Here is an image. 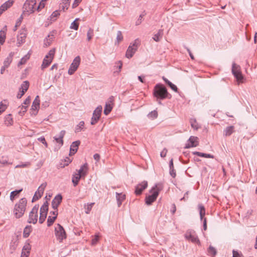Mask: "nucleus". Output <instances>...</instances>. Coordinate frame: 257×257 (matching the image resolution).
I'll list each match as a JSON object with an SVG mask.
<instances>
[{"label":"nucleus","instance_id":"obj_10","mask_svg":"<svg viewBox=\"0 0 257 257\" xmlns=\"http://www.w3.org/2000/svg\"><path fill=\"white\" fill-rule=\"evenodd\" d=\"M102 107L101 105L97 106L93 112L92 117L91 120V124H95L100 118Z\"/></svg>","mask_w":257,"mask_h":257},{"label":"nucleus","instance_id":"obj_5","mask_svg":"<svg viewBox=\"0 0 257 257\" xmlns=\"http://www.w3.org/2000/svg\"><path fill=\"white\" fill-rule=\"evenodd\" d=\"M159 191L156 189V186L152 188L150 191L151 195H148L146 197V203L147 205H150L152 204V203L156 200L159 195Z\"/></svg>","mask_w":257,"mask_h":257},{"label":"nucleus","instance_id":"obj_23","mask_svg":"<svg viewBox=\"0 0 257 257\" xmlns=\"http://www.w3.org/2000/svg\"><path fill=\"white\" fill-rule=\"evenodd\" d=\"M13 55L14 54L12 52L10 53L4 62V66L7 68L10 66L13 60Z\"/></svg>","mask_w":257,"mask_h":257},{"label":"nucleus","instance_id":"obj_62","mask_svg":"<svg viewBox=\"0 0 257 257\" xmlns=\"http://www.w3.org/2000/svg\"><path fill=\"white\" fill-rule=\"evenodd\" d=\"M167 153V150L166 149H164L161 152L160 156L162 158H164L166 157Z\"/></svg>","mask_w":257,"mask_h":257},{"label":"nucleus","instance_id":"obj_54","mask_svg":"<svg viewBox=\"0 0 257 257\" xmlns=\"http://www.w3.org/2000/svg\"><path fill=\"white\" fill-rule=\"evenodd\" d=\"M145 16V14H141L140 15L139 19L136 22V25L138 26L141 24L143 21V19Z\"/></svg>","mask_w":257,"mask_h":257},{"label":"nucleus","instance_id":"obj_44","mask_svg":"<svg viewBox=\"0 0 257 257\" xmlns=\"http://www.w3.org/2000/svg\"><path fill=\"white\" fill-rule=\"evenodd\" d=\"M40 107V102L37 101H34L32 105V109L34 110H38Z\"/></svg>","mask_w":257,"mask_h":257},{"label":"nucleus","instance_id":"obj_17","mask_svg":"<svg viewBox=\"0 0 257 257\" xmlns=\"http://www.w3.org/2000/svg\"><path fill=\"white\" fill-rule=\"evenodd\" d=\"M66 134V132L64 130L61 131L59 133V136H55L54 137V139L57 143L60 145V147L63 145V138Z\"/></svg>","mask_w":257,"mask_h":257},{"label":"nucleus","instance_id":"obj_50","mask_svg":"<svg viewBox=\"0 0 257 257\" xmlns=\"http://www.w3.org/2000/svg\"><path fill=\"white\" fill-rule=\"evenodd\" d=\"M42 196V195L41 194H39V193H38V192L36 191V192H35V193L33 197L32 201L33 202H34L37 201V200H38Z\"/></svg>","mask_w":257,"mask_h":257},{"label":"nucleus","instance_id":"obj_38","mask_svg":"<svg viewBox=\"0 0 257 257\" xmlns=\"http://www.w3.org/2000/svg\"><path fill=\"white\" fill-rule=\"evenodd\" d=\"M208 252L209 255L213 256L216 254V250L214 247L210 245L208 249Z\"/></svg>","mask_w":257,"mask_h":257},{"label":"nucleus","instance_id":"obj_45","mask_svg":"<svg viewBox=\"0 0 257 257\" xmlns=\"http://www.w3.org/2000/svg\"><path fill=\"white\" fill-rule=\"evenodd\" d=\"M93 36V30L90 28L87 33V39L89 41Z\"/></svg>","mask_w":257,"mask_h":257},{"label":"nucleus","instance_id":"obj_16","mask_svg":"<svg viewBox=\"0 0 257 257\" xmlns=\"http://www.w3.org/2000/svg\"><path fill=\"white\" fill-rule=\"evenodd\" d=\"M80 144V142L79 141L74 142L71 144L70 148L69 155H73L76 153Z\"/></svg>","mask_w":257,"mask_h":257},{"label":"nucleus","instance_id":"obj_2","mask_svg":"<svg viewBox=\"0 0 257 257\" xmlns=\"http://www.w3.org/2000/svg\"><path fill=\"white\" fill-rule=\"evenodd\" d=\"M153 93L156 97L161 99L166 98L168 94L166 87L160 84H158L155 86Z\"/></svg>","mask_w":257,"mask_h":257},{"label":"nucleus","instance_id":"obj_3","mask_svg":"<svg viewBox=\"0 0 257 257\" xmlns=\"http://www.w3.org/2000/svg\"><path fill=\"white\" fill-rule=\"evenodd\" d=\"M139 45L140 41L138 39H136L133 43H131L126 50V57L128 59L132 58L137 51Z\"/></svg>","mask_w":257,"mask_h":257},{"label":"nucleus","instance_id":"obj_59","mask_svg":"<svg viewBox=\"0 0 257 257\" xmlns=\"http://www.w3.org/2000/svg\"><path fill=\"white\" fill-rule=\"evenodd\" d=\"M40 142H41L42 143H43V144L45 145V146H46V147H47L48 146V145H47V143L45 140V139L44 137H40L39 138H38V139Z\"/></svg>","mask_w":257,"mask_h":257},{"label":"nucleus","instance_id":"obj_15","mask_svg":"<svg viewBox=\"0 0 257 257\" xmlns=\"http://www.w3.org/2000/svg\"><path fill=\"white\" fill-rule=\"evenodd\" d=\"M62 199V196L60 194H58L53 199L52 201V207L54 210H57L58 206L61 203Z\"/></svg>","mask_w":257,"mask_h":257},{"label":"nucleus","instance_id":"obj_63","mask_svg":"<svg viewBox=\"0 0 257 257\" xmlns=\"http://www.w3.org/2000/svg\"><path fill=\"white\" fill-rule=\"evenodd\" d=\"M81 2V1L80 0H74V2L72 4V8H75L77 7Z\"/></svg>","mask_w":257,"mask_h":257},{"label":"nucleus","instance_id":"obj_19","mask_svg":"<svg viewBox=\"0 0 257 257\" xmlns=\"http://www.w3.org/2000/svg\"><path fill=\"white\" fill-rule=\"evenodd\" d=\"M54 38V35L52 34V33H51L50 34H49L47 37L44 40V47H47L49 46L53 41Z\"/></svg>","mask_w":257,"mask_h":257},{"label":"nucleus","instance_id":"obj_20","mask_svg":"<svg viewBox=\"0 0 257 257\" xmlns=\"http://www.w3.org/2000/svg\"><path fill=\"white\" fill-rule=\"evenodd\" d=\"M88 169V164L87 163H85L81 166L79 170H77V173L82 175V176L85 177L87 174Z\"/></svg>","mask_w":257,"mask_h":257},{"label":"nucleus","instance_id":"obj_31","mask_svg":"<svg viewBox=\"0 0 257 257\" xmlns=\"http://www.w3.org/2000/svg\"><path fill=\"white\" fill-rule=\"evenodd\" d=\"M48 210V203L47 201H46L44 203L43 205L41 207L40 213H47Z\"/></svg>","mask_w":257,"mask_h":257},{"label":"nucleus","instance_id":"obj_58","mask_svg":"<svg viewBox=\"0 0 257 257\" xmlns=\"http://www.w3.org/2000/svg\"><path fill=\"white\" fill-rule=\"evenodd\" d=\"M20 107L21 110H22V112L21 111H20L19 114L22 115L26 111L27 106L22 105V106H21Z\"/></svg>","mask_w":257,"mask_h":257},{"label":"nucleus","instance_id":"obj_43","mask_svg":"<svg viewBox=\"0 0 257 257\" xmlns=\"http://www.w3.org/2000/svg\"><path fill=\"white\" fill-rule=\"evenodd\" d=\"M30 58V56L28 55L24 56L19 62L18 65L24 64Z\"/></svg>","mask_w":257,"mask_h":257},{"label":"nucleus","instance_id":"obj_64","mask_svg":"<svg viewBox=\"0 0 257 257\" xmlns=\"http://www.w3.org/2000/svg\"><path fill=\"white\" fill-rule=\"evenodd\" d=\"M45 4L43 2H41L40 3L39 6L37 8V10L39 11L41 9L44 8Z\"/></svg>","mask_w":257,"mask_h":257},{"label":"nucleus","instance_id":"obj_40","mask_svg":"<svg viewBox=\"0 0 257 257\" xmlns=\"http://www.w3.org/2000/svg\"><path fill=\"white\" fill-rule=\"evenodd\" d=\"M157 116H158V113H157V111L156 110L152 111L148 114V117L149 118H151L152 119H154L157 118Z\"/></svg>","mask_w":257,"mask_h":257},{"label":"nucleus","instance_id":"obj_4","mask_svg":"<svg viewBox=\"0 0 257 257\" xmlns=\"http://www.w3.org/2000/svg\"><path fill=\"white\" fill-rule=\"evenodd\" d=\"M55 52V49H52L50 50L47 55H46L41 66L42 69L46 68L51 64L54 58Z\"/></svg>","mask_w":257,"mask_h":257},{"label":"nucleus","instance_id":"obj_55","mask_svg":"<svg viewBox=\"0 0 257 257\" xmlns=\"http://www.w3.org/2000/svg\"><path fill=\"white\" fill-rule=\"evenodd\" d=\"M94 204V203H91L90 204H87V207L86 208V211H85L86 213H87V214L89 213Z\"/></svg>","mask_w":257,"mask_h":257},{"label":"nucleus","instance_id":"obj_42","mask_svg":"<svg viewBox=\"0 0 257 257\" xmlns=\"http://www.w3.org/2000/svg\"><path fill=\"white\" fill-rule=\"evenodd\" d=\"M56 219V216H53L51 217L49 216L47 219V225L48 226H51L54 222L55 221V219Z\"/></svg>","mask_w":257,"mask_h":257},{"label":"nucleus","instance_id":"obj_25","mask_svg":"<svg viewBox=\"0 0 257 257\" xmlns=\"http://www.w3.org/2000/svg\"><path fill=\"white\" fill-rule=\"evenodd\" d=\"M32 231V226L31 225L27 226L24 229L23 236L25 238L28 237Z\"/></svg>","mask_w":257,"mask_h":257},{"label":"nucleus","instance_id":"obj_6","mask_svg":"<svg viewBox=\"0 0 257 257\" xmlns=\"http://www.w3.org/2000/svg\"><path fill=\"white\" fill-rule=\"evenodd\" d=\"M55 234L57 239L60 242H62L66 237V232L64 228L59 224H57V226L55 228Z\"/></svg>","mask_w":257,"mask_h":257},{"label":"nucleus","instance_id":"obj_29","mask_svg":"<svg viewBox=\"0 0 257 257\" xmlns=\"http://www.w3.org/2000/svg\"><path fill=\"white\" fill-rule=\"evenodd\" d=\"M84 122L83 121H80L79 123L75 127V132L77 133L81 132L84 128Z\"/></svg>","mask_w":257,"mask_h":257},{"label":"nucleus","instance_id":"obj_26","mask_svg":"<svg viewBox=\"0 0 257 257\" xmlns=\"http://www.w3.org/2000/svg\"><path fill=\"white\" fill-rule=\"evenodd\" d=\"M163 79L164 80V81L171 87V88L174 90V91L175 92H177V86L174 85V84H173L171 82H170V81H169L166 78H165V77H163Z\"/></svg>","mask_w":257,"mask_h":257},{"label":"nucleus","instance_id":"obj_56","mask_svg":"<svg viewBox=\"0 0 257 257\" xmlns=\"http://www.w3.org/2000/svg\"><path fill=\"white\" fill-rule=\"evenodd\" d=\"M233 256L232 257H243V255L240 252H238L237 251L233 250L232 251Z\"/></svg>","mask_w":257,"mask_h":257},{"label":"nucleus","instance_id":"obj_11","mask_svg":"<svg viewBox=\"0 0 257 257\" xmlns=\"http://www.w3.org/2000/svg\"><path fill=\"white\" fill-rule=\"evenodd\" d=\"M80 62V58L77 56L73 60V62L71 64L68 73L69 75H72L77 69Z\"/></svg>","mask_w":257,"mask_h":257},{"label":"nucleus","instance_id":"obj_60","mask_svg":"<svg viewBox=\"0 0 257 257\" xmlns=\"http://www.w3.org/2000/svg\"><path fill=\"white\" fill-rule=\"evenodd\" d=\"M170 174L173 178L176 177V172L174 168L170 169Z\"/></svg>","mask_w":257,"mask_h":257},{"label":"nucleus","instance_id":"obj_21","mask_svg":"<svg viewBox=\"0 0 257 257\" xmlns=\"http://www.w3.org/2000/svg\"><path fill=\"white\" fill-rule=\"evenodd\" d=\"M198 138L194 136H191L190 137L189 139V142L191 143V145H188V146H186V148H190L196 147L198 145Z\"/></svg>","mask_w":257,"mask_h":257},{"label":"nucleus","instance_id":"obj_32","mask_svg":"<svg viewBox=\"0 0 257 257\" xmlns=\"http://www.w3.org/2000/svg\"><path fill=\"white\" fill-rule=\"evenodd\" d=\"M29 86V83L28 81H25L21 84V87L20 88V90L23 91L24 92H26L28 89Z\"/></svg>","mask_w":257,"mask_h":257},{"label":"nucleus","instance_id":"obj_41","mask_svg":"<svg viewBox=\"0 0 257 257\" xmlns=\"http://www.w3.org/2000/svg\"><path fill=\"white\" fill-rule=\"evenodd\" d=\"M60 15V13L59 11H54L50 16V20L52 21H54L56 20L57 17Z\"/></svg>","mask_w":257,"mask_h":257},{"label":"nucleus","instance_id":"obj_46","mask_svg":"<svg viewBox=\"0 0 257 257\" xmlns=\"http://www.w3.org/2000/svg\"><path fill=\"white\" fill-rule=\"evenodd\" d=\"M6 38V34L4 31L1 30L0 31V43L3 44L5 42Z\"/></svg>","mask_w":257,"mask_h":257},{"label":"nucleus","instance_id":"obj_14","mask_svg":"<svg viewBox=\"0 0 257 257\" xmlns=\"http://www.w3.org/2000/svg\"><path fill=\"white\" fill-rule=\"evenodd\" d=\"M27 33L25 29L21 30L19 32V34L17 37V44L18 46H20L21 45L25 42Z\"/></svg>","mask_w":257,"mask_h":257},{"label":"nucleus","instance_id":"obj_48","mask_svg":"<svg viewBox=\"0 0 257 257\" xmlns=\"http://www.w3.org/2000/svg\"><path fill=\"white\" fill-rule=\"evenodd\" d=\"M123 39V36L121 32L120 31H117L116 36V42L118 44Z\"/></svg>","mask_w":257,"mask_h":257},{"label":"nucleus","instance_id":"obj_61","mask_svg":"<svg viewBox=\"0 0 257 257\" xmlns=\"http://www.w3.org/2000/svg\"><path fill=\"white\" fill-rule=\"evenodd\" d=\"M7 108V105L3 104L2 102L0 103V110L4 112Z\"/></svg>","mask_w":257,"mask_h":257},{"label":"nucleus","instance_id":"obj_39","mask_svg":"<svg viewBox=\"0 0 257 257\" xmlns=\"http://www.w3.org/2000/svg\"><path fill=\"white\" fill-rule=\"evenodd\" d=\"M79 19H76L71 24V26L70 27V29H74L75 30H77L79 27V24L76 22L77 21H78Z\"/></svg>","mask_w":257,"mask_h":257},{"label":"nucleus","instance_id":"obj_51","mask_svg":"<svg viewBox=\"0 0 257 257\" xmlns=\"http://www.w3.org/2000/svg\"><path fill=\"white\" fill-rule=\"evenodd\" d=\"M31 250V245L29 243L26 244L23 247L22 251L28 252L30 253V250Z\"/></svg>","mask_w":257,"mask_h":257},{"label":"nucleus","instance_id":"obj_12","mask_svg":"<svg viewBox=\"0 0 257 257\" xmlns=\"http://www.w3.org/2000/svg\"><path fill=\"white\" fill-rule=\"evenodd\" d=\"M185 237L188 240L191 241L193 243H199V240L193 230L187 231L185 234Z\"/></svg>","mask_w":257,"mask_h":257},{"label":"nucleus","instance_id":"obj_36","mask_svg":"<svg viewBox=\"0 0 257 257\" xmlns=\"http://www.w3.org/2000/svg\"><path fill=\"white\" fill-rule=\"evenodd\" d=\"M70 0H63L62 2V9L63 11L67 10L70 5Z\"/></svg>","mask_w":257,"mask_h":257},{"label":"nucleus","instance_id":"obj_33","mask_svg":"<svg viewBox=\"0 0 257 257\" xmlns=\"http://www.w3.org/2000/svg\"><path fill=\"white\" fill-rule=\"evenodd\" d=\"M163 34V32L162 30H159L157 34L154 35L153 37V39L156 41L158 42L160 41V38L162 37Z\"/></svg>","mask_w":257,"mask_h":257},{"label":"nucleus","instance_id":"obj_57","mask_svg":"<svg viewBox=\"0 0 257 257\" xmlns=\"http://www.w3.org/2000/svg\"><path fill=\"white\" fill-rule=\"evenodd\" d=\"M29 165H30V163L27 162V163H23V164L17 165L16 166V168H26V167H28Z\"/></svg>","mask_w":257,"mask_h":257},{"label":"nucleus","instance_id":"obj_24","mask_svg":"<svg viewBox=\"0 0 257 257\" xmlns=\"http://www.w3.org/2000/svg\"><path fill=\"white\" fill-rule=\"evenodd\" d=\"M5 124L8 126L13 125V120L11 114H9L5 117Z\"/></svg>","mask_w":257,"mask_h":257},{"label":"nucleus","instance_id":"obj_22","mask_svg":"<svg viewBox=\"0 0 257 257\" xmlns=\"http://www.w3.org/2000/svg\"><path fill=\"white\" fill-rule=\"evenodd\" d=\"M116 198L117 200V205L118 207H120L122 202L125 199V195L121 193H116Z\"/></svg>","mask_w":257,"mask_h":257},{"label":"nucleus","instance_id":"obj_1","mask_svg":"<svg viewBox=\"0 0 257 257\" xmlns=\"http://www.w3.org/2000/svg\"><path fill=\"white\" fill-rule=\"evenodd\" d=\"M27 205V200L25 198H22L16 203L14 209V212L17 218L21 217L24 214Z\"/></svg>","mask_w":257,"mask_h":257},{"label":"nucleus","instance_id":"obj_47","mask_svg":"<svg viewBox=\"0 0 257 257\" xmlns=\"http://www.w3.org/2000/svg\"><path fill=\"white\" fill-rule=\"evenodd\" d=\"M40 217H39V222L40 223L42 224L45 220V219L46 218L47 214V213H40Z\"/></svg>","mask_w":257,"mask_h":257},{"label":"nucleus","instance_id":"obj_8","mask_svg":"<svg viewBox=\"0 0 257 257\" xmlns=\"http://www.w3.org/2000/svg\"><path fill=\"white\" fill-rule=\"evenodd\" d=\"M39 209V205H35L32 208L31 211L29 214V218L28 222L30 223L35 224L38 220V211Z\"/></svg>","mask_w":257,"mask_h":257},{"label":"nucleus","instance_id":"obj_28","mask_svg":"<svg viewBox=\"0 0 257 257\" xmlns=\"http://www.w3.org/2000/svg\"><path fill=\"white\" fill-rule=\"evenodd\" d=\"M193 154L196 155L199 157H205V158H214L213 156L211 154H205V153H200L199 152H195L193 153Z\"/></svg>","mask_w":257,"mask_h":257},{"label":"nucleus","instance_id":"obj_13","mask_svg":"<svg viewBox=\"0 0 257 257\" xmlns=\"http://www.w3.org/2000/svg\"><path fill=\"white\" fill-rule=\"evenodd\" d=\"M147 181H144L141 183L139 184L136 187L135 189V194L137 195H141L142 192L147 187Z\"/></svg>","mask_w":257,"mask_h":257},{"label":"nucleus","instance_id":"obj_35","mask_svg":"<svg viewBox=\"0 0 257 257\" xmlns=\"http://www.w3.org/2000/svg\"><path fill=\"white\" fill-rule=\"evenodd\" d=\"M233 126H230L228 127H227L225 130H224V135L226 136H228L231 135V134L233 133Z\"/></svg>","mask_w":257,"mask_h":257},{"label":"nucleus","instance_id":"obj_52","mask_svg":"<svg viewBox=\"0 0 257 257\" xmlns=\"http://www.w3.org/2000/svg\"><path fill=\"white\" fill-rule=\"evenodd\" d=\"M23 19V17L21 16V17L19 18V20L16 22V25L15 26V27L13 29L14 31H16L17 30V28L20 25H21L22 20Z\"/></svg>","mask_w":257,"mask_h":257},{"label":"nucleus","instance_id":"obj_27","mask_svg":"<svg viewBox=\"0 0 257 257\" xmlns=\"http://www.w3.org/2000/svg\"><path fill=\"white\" fill-rule=\"evenodd\" d=\"M112 106L110 103H106L104 109V113L105 115H108L111 111Z\"/></svg>","mask_w":257,"mask_h":257},{"label":"nucleus","instance_id":"obj_7","mask_svg":"<svg viewBox=\"0 0 257 257\" xmlns=\"http://www.w3.org/2000/svg\"><path fill=\"white\" fill-rule=\"evenodd\" d=\"M232 72L234 76L236 78L239 82H242L243 77L240 71V66L233 63L232 65Z\"/></svg>","mask_w":257,"mask_h":257},{"label":"nucleus","instance_id":"obj_49","mask_svg":"<svg viewBox=\"0 0 257 257\" xmlns=\"http://www.w3.org/2000/svg\"><path fill=\"white\" fill-rule=\"evenodd\" d=\"M72 161V160L69 158V157H66L64 160V164L62 165V164H61V165H62L61 167H64L66 166H67L69 165V163H70Z\"/></svg>","mask_w":257,"mask_h":257},{"label":"nucleus","instance_id":"obj_9","mask_svg":"<svg viewBox=\"0 0 257 257\" xmlns=\"http://www.w3.org/2000/svg\"><path fill=\"white\" fill-rule=\"evenodd\" d=\"M36 0H27L23 6L24 12L32 13L36 8Z\"/></svg>","mask_w":257,"mask_h":257},{"label":"nucleus","instance_id":"obj_30","mask_svg":"<svg viewBox=\"0 0 257 257\" xmlns=\"http://www.w3.org/2000/svg\"><path fill=\"white\" fill-rule=\"evenodd\" d=\"M198 209L199 210V214L201 220H202L205 214V209L204 207L202 204L198 205Z\"/></svg>","mask_w":257,"mask_h":257},{"label":"nucleus","instance_id":"obj_34","mask_svg":"<svg viewBox=\"0 0 257 257\" xmlns=\"http://www.w3.org/2000/svg\"><path fill=\"white\" fill-rule=\"evenodd\" d=\"M47 186V183L46 182H44L43 183H42L38 188V190H37V191L38 192V193H39V194H41L42 195H43V193H44V190L46 188Z\"/></svg>","mask_w":257,"mask_h":257},{"label":"nucleus","instance_id":"obj_37","mask_svg":"<svg viewBox=\"0 0 257 257\" xmlns=\"http://www.w3.org/2000/svg\"><path fill=\"white\" fill-rule=\"evenodd\" d=\"M22 191V189H20L19 190H15L11 192L10 195V199L12 201H13L15 197L19 195V194Z\"/></svg>","mask_w":257,"mask_h":257},{"label":"nucleus","instance_id":"obj_53","mask_svg":"<svg viewBox=\"0 0 257 257\" xmlns=\"http://www.w3.org/2000/svg\"><path fill=\"white\" fill-rule=\"evenodd\" d=\"M191 126L195 130H197L199 128V126H198L196 120H191Z\"/></svg>","mask_w":257,"mask_h":257},{"label":"nucleus","instance_id":"obj_18","mask_svg":"<svg viewBox=\"0 0 257 257\" xmlns=\"http://www.w3.org/2000/svg\"><path fill=\"white\" fill-rule=\"evenodd\" d=\"M81 178L84 177L82 176V175L79 174L78 173H74L73 174L72 182L74 187L78 185L79 181Z\"/></svg>","mask_w":257,"mask_h":257}]
</instances>
